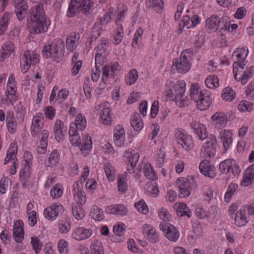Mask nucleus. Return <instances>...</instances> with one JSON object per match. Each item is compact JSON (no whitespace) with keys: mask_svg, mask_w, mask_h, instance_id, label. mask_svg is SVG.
<instances>
[{"mask_svg":"<svg viewBox=\"0 0 254 254\" xmlns=\"http://www.w3.org/2000/svg\"><path fill=\"white\" fill-rule=\"evenodd\" d=\"M166 89L163 92L167 99L174 101L180 107L187 106L189 104V100L185 97L186 90V83L183 80H179L176 83L171 80H167Z\"/></svg>","mask_w":254,"mask_h":254,"instance_id":"obj_1","label":"nucleus"},{"mask_svg":"<svg viewBox=\"0 0 254 254\" xmlns=\"http://www.w3.org/2000/svg\"><path fill=\"white\" fill-rule=\"evenodd\" d=\"M30 20L29 28L32 34L44 33L48 30L51 24V21L46 17L43 8L39 5L31 9Z\"/></svg>","mask_w":254,"mask_h":254,"instance_id":"obj_2","label":"nucleus"},{"mask_svg":"<svg viewBox=\"0 0 254 254\" xmlns=\"http://www.w3.org/2000/svg\"><path fill=\"white\" fill-rule=\"evenodd\" d=\"M190 96L201 111L206 110L211 105V93L205 89H200L199 84L197 82L191 83Z\"/></svg>","mask_w":254,"mask_h":254,"instance_id":"obj_3","label":"nucleus"},{"mask_svg":"<svg viewBox=\"0 0 254 254\" xmlns=\"http://www.w3.org/2000/svg\"><path fill=\"white\" fill-rule=\"evenodd\" d=\"M64 44L61 39L54 40L51 44L45 45L42 50L43 57L52 59L59 62L64 56Z\"/></svg>","mask_w":254,"mask_h":254,"instance_id":"obj_4","label":"nucleus"},{"mask_svg":"<svg viewBox=\"0 0 254 254\" xmlns=\"http://www.w3.org/2000/svg\"><path fill=\"white\" fill-rule=\"evenodd\" d=\"M233 67L234 78L238 81L240 80L243 85H245L254 75V66L248 67L246 63L234 62Z\"/></svg>","mask_w":254,"mask_h":254,"instance_id":"obj_5","label":"nucleus"},{"mask_svg":"<svg viewBox=\"0 0 254 254\" xmlns=\"http://www.w3.org/2000/svg\"><path fill=\"white\" fill-rule=\"evenodd\" d=\"M176 184L179 188L180 192L179 196L182 198L189 196L191 190L196 187V184L192 177L178 178L176 181Z\"/></svg>","mask_w":254,"mask_h":254,"instance_id":"obj_6","label":"nucleus"},{"mask_svg":"<svg viewBox=\"0 0 254 254\" xmlns=\"http://www.w3.org/2000/svg\"><path fill=\"white\" fill-rule=\"evenodd\" d=\"M205 139V141L201 148L200 155L206 161H210L215 155L217 140L216 137L213 135L206 136Z\"/></svg>","mask_w":254,"mask_h":254,"instance_id":"obj_7","label":"nucleus"},{"mask_svg":"<svg viewBox=\"0 0 254 254\" xmlns=\"http://www.w3.org/2000/svg\"><path fill=\"white\" fill-rule=\"evenodd\" d=\"M40 62V55L34 51H27L21 60L20 67L23 73H26L31 65H35Z\"/></svg>","mask_w":254,"mask_h":254,"instance_id":"obj_8","label":"nucleus"},{"mask_svg":"<svg viewBox=\"0 0 254 254\" xmlns=\"http://www.w3.org/2000/svg\"><path fill=\"white\" fill-rule=\"evenodd\" d=\"M172 69L176 70L179 73H186L191 68V64L187 57L182 53L179 59H175L173 62Z\"/></svg>","mask_w":254,"mask_h":254,"instance_id":"obj_9","label":"nucleus"},{"mask_svg":"<svg viewBox=\"0 0 254 254\" xmlns=\"http://www.w3.org/2000/svg\"><path fill=\"white\" fill-rule=\"evenodd\" d=\"M219 168L223 174L231 173L234 176L238 175L241 172L239 166L234 159H226L221 162Z\"/></svg>","mask_w":254,"mask_h":254,"instance_id":"obj_10","label":"nucleus"},{"mask_svg":"<svg viewBox=\"0 0 254 254\" xmlns=\"http://www.w3.org/2000/svg\"><path fill=\"white\" fill-rule=\"evenodd\" d=\"M159 227L165 237L170 241L175 242L178 240L180 237L179 231L170 223L162 222Z\"/></svg>","mask_w":254,"mask_h":254,"instance_id":"obj_11","label":"nucleus"},{"mask_svg":"<svg viewBox=\"0 0 254 254\" xmlns=\"http://www.w3.org/2000/svg\"><path fill=\"white\" fill-rule=\"evenodd\" d=\"M108 40L103 38L99 46L95 49V67H100L104 63L105 58L107 55V47Z\"/></svg>","mask_w":254,"mask_h":254,"instance_id":"obj_12","label":"nucleus"},{"mask_svg":"<svg viewBox=\"0 0 254 254\" xmlns=\"http://www.w3.org/2000/svg\"><path fill=\"white\" fill-rule=\"evenodd\" d=\"M121 70V66L117 62H113L104 66L102 70V80L105 82L108 78L113 77Z\"/></svg>","mask_w":254,"mask_h":254,"instance_id":"obj_13","label":"nucleus"},{"mask_svg":"<svg viewBox=\"0 0 254 254\" xmlns=\"http://www.w3.org/2000/svg\"><path fill=\"white\" fill-rule=\"evenodd\" d=\"M142 231L144 237L151 243L159 242L160 236L154 227L148 224H145L142 226Z\"/></svg>","mask_w":254,"mask_h":254,"instance_id":"obj_14","label":"nucleus"},{"mask_svg":"<svg viewBox=\"0 0 254 254\" xmlns=\"http://www.w3.org/2000/svg\"><path fill=\"white\" fill-rule=\"evenodd\" d=\"M63 210V206L61 204L53 203L44 209L43 214L47 219L53 221L57 218L59 213Z\"/></svg>","mask_w":254,"mask_h":254,"instance_id":"obj_15","label":"nucleus"},{"mask_svg":"<svg viewBox=\"0 0 254 254\" xmlns=\"http://www.w3.org/2000/svg\"><path fill=\"white\" fill-rule=\"evenodd\" d=\"M73 193L74 200L78 205L84 204L87 200L86 194L82 188V185L80 182H76L73 186Z\"/></svg>","mask_w":254,"mask_h":254,"instance_id":"obj_16","label":"nucleus"},{"mask_svg":"<svg viewBox=\"0 0 254 254\" xmlns=\"http://www.w3.org/2000/svg\"><path fill=\"white\" fill-rule=\"evenodd\" d=\"M124 157L126 161L128 163L127 166L128 172L129 173H133L134 168L136 166L139 158V154L132 149H129L125 152Z\"/></svg>","mask_w":254,"mask_h":254,"instance_id":"obj_17","label":"nucleus"},{"mask_svg":"<svg viewBox=\"0 0 254 254\" xmlns=\"http://www.w3.org/2000/svg\"><path fill=\"white\" fill-rule=\"evenodd\" d=\"M212 124L215 128L221 129L226 127L228 122L227 115L222 111L216 112L211 117Z\"/></svg>","mask_w":254,"mask_h":254,"instance_id":"obj_18","label":"nucleus"},{"mask_svg":"<svg viewBox=\"0 0 254 254\" xmlns=\"http://www.w3.org/2000/svg\"><path fill=\"white\" fill-rule=\"evenodd\" d=\"M176 138L178 143L186 150H190L193 147V141L191 136L180 131L176 133Z\"/></svg>","mask_w":254,"mask_h":254,"instance_id":"obj_19","label":"nucleus"},{"mask_svg":"<svg viewBox=\"0 0 254 254\" xmlns=\"http://www.w3.org/2000/svg\"><path fill=\"white\" fill-rule=\"evenodd\" d=\"M93 234V231L90 228L84 227H78L72 230L71 237L76 241H83L90 238Z\"/></svg>","mask_w":254,"mask_h":254,"instance_id":"obj_20","label":"nucleus"},{"mask_svg":"<svg viewBox=\"0 0 254 254\" xmlns=\"http://www.w3.org/2000/svg\"><path fill=\"white\" fill-rule=\"evenodd\" d=\"M233 132L232 130L223 129L219 132L218 138L223 144L225 151H227L231 146L233 141Z\"/></svg>","mask_w":254,"mask_h":254,"instance_id":"obj_21","label":"nucleus"},{"mask_svg":"<svg viewBox=\"0 0 254 254\" xmlns=\"http://www.w3.org/2000/svg\"><path fill=\"white\" fill-rule=\"evenodd\" d=\"M43 127V116L41 113H38L33 117L30 127L31 134L36 136L41 130Z\"/></svg>","mask_w":254,"mask_h":254,"instance_id":"obj_22","label":"nucleus"},{"mask_svg":"<svg viewBox=\"0 0 254 254\" xmlns=\"http://www.w3.org/2000/svg\"><path fill=\"white\" fill-rule=\"evenodd\" d=\"M113 141L116 146L122 147L126 141V134L124 128L121 125H117L114 130Z\"/></svg>","mask_w":254,"mask_h":254,"instance_id":"obj_23","label":"nucleus"},{"mask_svg":"<svg viewBox=\"0 0 254 254\" xmlns=\"http://www.w3.org/2000/svg\"><path fill=\"white\" fill-rule=\"evenodd\" d=\"M105 212L108 214L124 216L127 214L128 210L124 204H114L106 206Z\"/></svg>","mask_w":254,"mask_h":254,"instance_id":"obj_24","label":"nucleus"},{"mask_svg":"<svg viewBox=\"0 0 254 254\" xmlns=\"http://www.w3.org/2000/svg\"><path fill=\"white\" fill-rule=\"evenodd\" d=\"M13 5L15 12L19 20H23L25 17L28 5L24 0H14Z\"/></svg>","mask_w":254,"mask_h":254,"instance_id":"obj_25","label":"nucleus"},{"mask_svg":"<svg viewBox=\"0 0 254 254\" xmlns=\"http://www.w3.org/2000/svg\"><path fill=\"white\" fill-rule=\"evenodd\" d=\"M30 168L31 165H30L29 161H27V163L25 164L20 174L21 182L22 186L25 188L30 186L32 183L30 179Z\"/></svg>","mask_w":254,"mask_h":254,"instance_id":"obj_26","label":"nucleus"},{"mask_svg":"<svg viewBox=\"0 0 254 254\" xmlns=\"http://www.w3.org/2000/svg\"><path fill=\"white\" fill-rule=\"evenodd\" d=\"M209 161L204 159L200 163L199 169L200 173L205 176L213 178L216 176L215 168L213 166L209 164Z\"/></svg>","mask_w":254,"mask_h":254,"instance_id":"obj_27","label":"nucleus"},{"mask_svg":"<svg viewBox=\"0 0 254 254\" xmlns=\"http://www.w3.org/2000/svg\"><path fill=\"white\" fill-rule=\"evenodd\" d=\"M191 128L200 140H204L207 136L206 129L204 126L196 121L190 123Z\"/></svg>","mask_w":254,"mask_h":254,"instance_id":"obj_28","label":"nucleus"},{"mask_svg":"<svg viewBox=\"0 0 254 254\" xmlns=\"http://www.w3.org/2000/svg\"><path fill=\"white\" fill-rule=\"evenodd\" d=\"M220 25V18L215 14H213L208 18L205 22V27L209 32L216 31L219 28Z\"/></svg>","mask_w":254,"mask_h":254,"instance_id":"obj_29","label":"nucleus"},{"mask_svg":"<svg viewBox=\"0 0 254 254\" xmlns=\"http://www.w3.org/2000/svg\"><path fill=\"white\" fill-rule=\"evenodd\" d=\"M249 54V49L247 47L238 48L232 54V59L234 62L244 63Z\"/></svg>","mask_w":254,"mask_h":254,"instance_id":"obj_30","label":"nucleus"},{"mask_svg":"<svg viewBox=\"0 0 254 254\" xmlns=\"http://www.w3.org/2000/svg\"><path fill=\"white\" fill-rule=\"evenodd\" d=\"M249 221V216L242 208L236 212L234 222L237 226L243 227L247 224Z\"/></svg>","mask_w":254,"mask_h":254,"instance_id":"obj_31","label":"nucleus"},{"mask_svg":"<svg viewBox=\"0 0 254 254\" xmlns=\"http://www.w3.org/2000/svg\"><path fill=\"white\" fill-rule=\"evenodd\" d=\"M87 121L85 117L79 113L77 115L74 122L70 125V127H73V129L79 130H83L86 126Z\"/></svg>","mask_w":254,"mask_h":254,"instance_id":"obj_32","label":"nucleus"},{"mask_svg":"<svg viewBox=\"0 0 254 254\" xmlns=\"http://www.w3.org/2000/svg\"><path fill=\"white\" fill-rule=\"evenodd\" d=\"M23 222L21 220L17 221L13 226V235L15 241L21 242L23 239Z\"/></svg>","mask_w":254,"mask_h":254,"instance_id":"obj_33","label":"nucleus"},{"mask_svg":"<svg viewBox=\"0 0 254 254\" xmlns=\"http://www.w3.org/2000/svg\"><path fill=\"white\" fill-rule=\"evenodd\" d=\"M14 45L12 42H5L1 46L0 60H3L9 57L14 52Z\"/></svg>","mask_w":254,"mask_h":254,"instance_id":"obj_34","label":"nucleus"},{"mask_svg":"<svg viewBox=\"0 0 254 254\" xmlns=\"http://www.w3.org/2000/svg\"><path fill=\"white\" fill-rule=\"evenodd\" d=\"M113 114L111 109L109 107L103 108L99 115L101 122L105 125H108L111 124L113 120Z\"/></svg>","mask_w":254,"mask_h":254,"instance_id":"obj_35","label":"nucleus"},{"mask_svg":"<svg viewBox=\"0 0 254 254\" xmlns=\"http://www.w3.org/2000/svg\"><path fill=\"white\" fill-rule=\"evenodd\" d=\"M79 36L75 33L70 34L66 40V47L71 52L74 51L79 42Z\"/></svg>","mask_w":254,"mask_h":254,"instance_id":"obj_36","label":"nucleus"},{"mask_svg":"<svg viewBox=\"0 0 254 254\" xmlns=\"http://www.w3.org/2000/svg\"><path fill=\"white\" fill-rule=\"evenodd\" d=\"M147 7L153 9L157 12H161L164 7L163 0H147L145 2Z\"/></svg>","mask_w":254,"mask_h":254,"instance_id":"obj_37","label":"nucleus"},{"mask_svg":"<svg viewBox=\"0 0 254 254\" xmlns=\"http://www.w3.org/2000/svg\"><path fill=\"white\" fill-rule=\"evenodd\" d=\"M130 124L133 129L137 131H140L144 127L143 121L138 113H134L131 117Z\"/></svg>","mask_w":254,"mask_h":254,"instance_id":"obj_38","label":"nucleus"},{"mask_svg":"<svg viewBox=\"0 0 254 254\" xmlns=\"http://www.w3.org/2000/svg\"><path fill=\"white\" fill-rule=\"evenodd\" d=\"M173 208L177 213H181V216H187L188 217H190L191 215L190 209L185 203L177 202L174 205Z\"/></svg>","mask_w":254,"mask_h":254,"instance_id":"obj_39","label":"nucleus"},{"mask_svg":"<svg viewBox=\"0 0 254 254\" xmlns=\"http://www.w3.org/2000/svg\"><path fill=\"white\" fill-rule=\"evenodd\" d=\"M17 152V143L15 142H12L7 151L6 157L5 158L4 164H7L10 160L15 161V158Z\"/></svg>","mask_w":254,"mask_h":254,"instance_id":"obj_40","label":"nucleus"},{"mask_svg":"<svg viewBox=\"0 0 254 254\" xmlns=\"http://www.w3.org/2000/svg\"><path fill=\"white\" fill-rule=\"evenodd\" d=\"M64 124L60 120H56L54 127V132L56 140L58 141H61L64 137L63 129Z\"/></svg>","mask_w":254,"mask_h":254,"instance_id":"obj_41","label":"nucleus"},{"mask_svg":"<svg viewBox=\"0 0 254 254\" xmlns=\"http://www.w3.org/2000/svg\"><path fill=\"white\" fill-rule=\"evenodd\" d=\"M80 5L78 0H71L67 11V16L72 17L78 11H81Z\"/></svg>","mask_w":254,"mask_h":254,"instance_id":"obj_42","label":"nucleus"},{"mask_svg":"<svg viewBox=\"0 0 254 254\" xmlns=\"http://www.w3.org/2000/svg\"><path fill=\"white\" fill-rule=\"evenodd\" d=\"M104 170L108 181L109 182H112L116 179V169L114 166L110 163H106L105 164Z\"/></svg>","mask_w":254,"mask_h":254,"instance_id":"obj_43","label":"nucleus"},{"mask_svg":"<svg viewBox=\"0 0 254 254\" xmlns=\"http://www.w3.org/2000/svg\"><path fill=\"white\" fill-rule=\"evenodd\" d=\"M83 144L81 146V151L84 155L89 153L92 148L91 137L88 134H85L83 139Z\"/></svg>","mask_w":254,"mask_h":254,"instance_id":"obj_44","label":"nucleus"},{"mask_svg":"<svg viewBox=\"0 0 254 254\" xmlns=\"http://www.w3.org/2000/svg\"><path fill=\"white\" fill-rule=\"evenodd\" d=\"M205 84L206 87L211 89H215L219 86V81L218 77L215 75L208 76L205 79Z\"/></svg>","mask_w":254,"mask_h":254,"instance_id":"obj_45","label":"nucleus"},{"mask_svg":"<svg viewBox=\"0 0 254 254\" xmlns=\"http://www.w3.org/2000/svg\"><path fill=\"white\" fill-rule=\"evenodd\" d=\"M69 141L72 145L78 146L81 143V139L79 134L76 129L73 127H70L69 130Z\"/></svg>","mask_w":254,"mask_h":254,"instance_id":"obj_46","label":"nucleus"},{"mask_svg":"<svg viewBox=\"0 0 254 254\" xmlns=\"http://www.w3.org/2000/svg\"><path fill=\"white\" fill-rule=\"evenodd\" d=\"M117 27L115 29L114 33L113 43L118 45L122 42L124 36V29L122 25L116 24Z\"/></svg>","mask_w":254,"mask_h":254,"instance_id":"obj_47","label":"nucleus"},{"mask_svg":"<svg viewBox=\"0 0 254 254\" xmlns=\"http://www.w3.org/2000/svg\"><path fill=\"white\" fill-rule=\"evenodd\" d=\"M90 215L96 221H100L104 219L103 210L97 205H94L91 209Z\"/></svg>","mask_w":254,"mask_h":254,"instance_id":"obj_48","label":"nucleus"},{"mask_svg":"<svg viewBox=\"0 0 254 254\" xmlns=\"http://www.w3.org/2000/svg\"><path fill=\"white\" fill-rule=\"evenodd\" d=\"M143 172L145 177L148 179L152 180L157 179V175L150 163L145 164L143 167Z\"/></svg>","mask_w":254,"mask_h":254,"instance_id":"obj_49","label":"nucleus"},{"mask_svg":"<svg viewBox=\"0 0 254 254\" xmlns=\"http://www.w3.org/2000/svg\"><path fill=\"white\" fill-rule=\"evenodd\" d=\"M57 249L60 254H69V245L64 239H60L57 242Z\"/></svg>","mask_w":254,"mask_h":254,"instance_id":"obj_50","label":"nucleus"},{"mask_svg":"<svg viewBox=\"0 0 254 254\" xmlns=\"http://www.w3.org/2000/svg\"><path fill=\"white\" fill-rule=\"evenodd\" d=\"M18 100L17 96L15 94L5 92V94L2 97L1 101L2 104L6 106H10L13 105Z\"/></svg>","mask_w":254,"mask_h":254,"instance_id":"obj_51","label":"nucleus"},{"mask_svg":"<svg viewBox=\"0 0 254 254\" xmlns=\"http://www.w3.org/2000/svg\"><path fill=\"white\" fill-rule=\"evenodd\" d=\"M90 250L92 254H104V249L101 241L94 240L90 245Z\"/></svg>","mask_w":254,"mask_h":254,"instance_id":"obj_52","label":"nucleus"},{"mask_svg":"<svg viewBox=\"0 0 254 254\" xmlns=\"http://www.w3.org/2000/svg\"><path fill=\"white\" fill-rule=\"evenodd\" d=\"M118 190L121 192H125L128 189L127 179L125 175L119 174L117 177Z\"/></svg>","mask_w":254,"mask_h":254,"instance_id":"obj_53","label":"nucleus"},{"mask_svg":"<svg viewBox=\"0 0 254 254\" xmlns=\"http://www.w3.org/2000/svg\"><path fill=\"white\" fill-rule=\"evenodd\" d=\"M235 91L230 87L228 86L223 89L221 94V98L225 101L230 102L235 99Z\"/></svg>","mask_w":254,"mask_h":254,"instance_id":"obj_54","label":"nucleus"},{"mask_svg":"<svg viewBox=\"0 0 254 254\" xmlns=\"http://www.w3.org/2000/svg\"><path fill=\"white\" fill-rule=\"evenodd\" d=\"M138 78V74L137 70L132 69L125 76V81L127 84L131 85L134 84Z\"/></svg>","mask_w":254,"mask_h":254,"instance_id":"obj_55","label":"nucleus"},{"mask_svg":"<svg viewBox=\"0 0 254 254\" xmlns=\"http://www.w3.org/2000/svg\"><path fill=\"white\" fill-rule=\"evenodd\" d=\"M59 160V154L57 150H54L50 154L48 160L46 162V164L49 167H53L58 164Z\"/></svg>","mask_w":254,"mask_h":254,"instance_id":"obj_56","label":"nucleus"},{"mask_svg":"<svg viewBox=\"0 0 254 254\" xmlns=\"http://www.w3.org/2000/svg\"><path fill=\"white\" fill-rule=\"evenodd\" d=\"M238 188V185L235 183H231L225 193L224 199L225 202H230L231 199Z\"/></svg>","mask_w":254,"mask_h":254,"instance_id":"obj_57","label":"nucleus"},{"mask_svg":"<svg viewBox=\"0 0 254 254\" xmlns=\"http://www.w3.org/2000/svg\"><path fill=\"white\" fill-rule=\"evenodd\" d=\"M9 13H4L0 20V35H3L7 30L9 21Z\"/></svg>","mask_w":254,"mask_h":254,"instance_id":"obj_58","label":"nucleus"},{"mask_svg":"<svg viewBox=\"0 0 254 254\" xmlns=\"http://www.w3.org/2000/svg\"><path fill=\"white\" fill-rule=\"evenodd\" d=\"M128 7L124 3H121L119 5L117 10L116 23H118L119 21L123 18L127 12Z\"/></svg>","mask_w":254,"mask_h":254,"instance_id":"obj_59","label":"nucleus"},{"mask_svg":"<svg viewBox=\"0 0 254 254\" xmlns=\"http://www.w3.org/2000/svg\"><path fill=\"white\" fill-rule=\"evenodd\" d=\"M143 33V29L138 28L134 34L132 41L131 43L132 46L136 48L139 45V43L142 40V35Z\"/></svg>","mask_w":254,"mask_h":254,"instance_id":"obj_60","label":"nucleus"},{"mask_svg":"<svg viewBox=\"0 0 254 254\" xmlns=\"http://www.w3.org/2000/svg\"><path fill=\"white\" fill-rule=\"evenodd\" d=\"M134 206L139 213L147 214L149 212V208L143 199H140L139 201L135 203Z\"/></svg>","mask_w":254,"mask_h":254,"instance_id":"obj_61","label":"nucleus"},{"mask_svg":"<svg viewBox=\"0 0 254 254\" xmlns=\"http://www.w3.org/2000/svg\"><path fill=\"white\" fill-rule=\"evenodd\" d=\"M81 11L88 12L94 5L92 0H79Z\"/></svg>","mask_w":254,"mask_h":254,"instance_id":"obj_62","label":"nucleus"},{"mask_svg":"<svg viewBox=\"0 0 254 254\" xmlns=\"http://www.w3.org/2000/svg\"><path fill=\"white\" fill-rule=\"evenodd\" d=\"M72 210L73 215L76 220H80L84 218L85 212L81 206L73 205Z\"/></svg>","mask_w":254,"mask_h":254,"instance_id":"obj_63","label":"nucleus"},{"mask_svg":"<svg viewBox=\"0 0 254 254\" xmlns=\"http://www.w3.org/2000/svg\"><path fill=\"white\" fill-rule=\"evenodd\" d=\"M254 105L253 103L247 101H241L238 107V110L243 112H251L253 110Z\"/></svg>","mask_w":254,"mask_h":254,"instance_id":"obj_64","label":"nucleus"}]
</instances>
